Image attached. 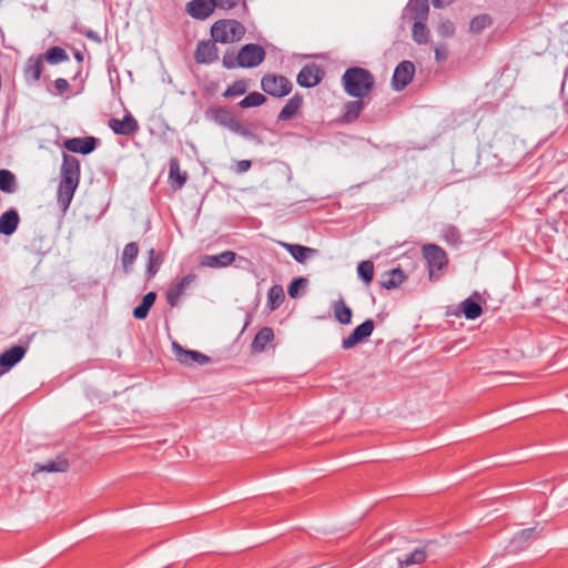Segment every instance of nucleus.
I'll return each instance as SVG.
<instances>
[{"mask_svg":"<svg viewBox=\"0 0 568 568\" xmlns=\"http://www.w3.org/2000/svg\"><path fill=\"white\" fill-rule=\"evenodd\" d=\"M324 77V71L315 63L307 64L298 72L296 81L303 88L317 85Z\"/></svg>","mask_w":568,"mask_h":568,"instance_id":"13","label":"nucleus"},{"mask_svg":"<svg viewBox=\"0 0 568 568\" xmlns=\"http://www.w3.org/2000/svg\"><path fill=\"white\" fill-rule=\"evenodd\" d=\"M74 57H75V59H77L80 63L82 62V60H83V55H82V53H81L80 51H77V52L74 53Z\"/></svg>","mask_w":568,"mask_h":568,"instance_id":"55","label":"nucleus"},{"mask_svg":"<svg viewBox=\"0 0 568 568\" xmlns=\"http://www.w3.org/2000/svg\"><path fill=\"white\" fill-rule=\"evenodd\" d=\"M213 0H191L185 4V12L195 20H206L215 11Z\"/></svg>","mask_w":568,"mask_h":568,"instance_id":"11","label":"nucleus"},{"mask_svg":"<svg viewBox=\"0 0 568 568\" xmlns=\"http://www.w3.org/2000/svg\"><path fill=\"white\" fill-rule=\"evenodd\" d=\"M406 280V275L403 270L399 267L392 268L386 271L381 278V286L386 290L397 288L404 281Z\"/></svg>","mask_w":568,"mask_h":568,"instance_id":"24","label":"nucleus"},{"mask_svg":"<svg viewBox=\"0 0 568 568\" xmlns=\"http://www.w3.org/2000/svg\"><path fill=\"white\" fill-rule=\"evenodd\" d=\"M60 174L61 179L58 185L57 203L60 210L65 213L70 207L80 183V161L74 155L63 153Z\"/></svg>","mask_w":568,"mask_h":568,"instance_id":"1","label":"nucleus"},{"mask_svg":"<svg viewBox=\"0 0 568 568\" xmlns=\"http://www.w3.org/2000/svg\"><path fill=\"white\" fill-rule=\"evenodd\" d=\"M215 8L223 11H230L237 7L241 0H213Z\"/></svg>","mask_w":568,"mask_h":568,"instance_id":"47","label":"nucleus"},{"mask_svg":"<svg viewBox=\"0 0 568 568\" xmlns=\"http://www.w3.org/2000/svg\"><path fill=\"white\" fill-rule=\"evenodd\" d=\"M148 255H149V260H148V265H146V275H148V278H151L160 270L163 258H162V255L160 253H156V251L154 248L149 250Z\"/></svg>","mask_w":568,"mask_h":568,"instance_id":"39","label":"nucleus"},{"mask_svg":"<svg viewBox=\"0 0 568 568\" xmlns=\"http://www.w3.org/2000/svg\"><path fill=\"white\" fill-rule=\"evenodd\" d=\"M17 190V180L16 175L7 170L1 169L0 170V191L4 193H13Z\"/></svg>","mask_w":568,"mask_h":568,"instance_id":"34","label":"nucleus"},{"mask_svg":"<svg viewBox=\"0 0 568 568\" xmlns=\"http://www.w3.org/2000/svg\"><path fill=\"white\" fill-rule=\"evenodd\" d=\"M99 140L94 136L72 138L63 143V148L72 153L89 154L98 146Z\"/></svg>","mask_w":568,"mask_h":568,"instance_id":"14","label":"nucleus"},{"mask_svg":"<svg viewBox=\"0 0 568 568\" xmlns=\"http://www.w3.org/2000/svg\"><path fill=\"white\" fill-rule=\"evenodd\" d=\"M156 300V294L154 292L146 293L141 303L134 307L133 310V316L136 320H144L146 318L150 308L153 306L154 302Z\"/></svg>","mask_w":568,"mask_h":568,"instance_id":"31","label":"nucleus"},{"mask_svg":"<svg viewBox=\"0 0 568 568\" xmlns=\"http://www.w3.org/2000/svg\"><path fill=\"white\" fill-rule=\"evenodd\" d=\"M173 351L178 361L182 365L192 366L193 364H197L203 366L211 362V358L207 355L197 351L184 349L175 342L173 343Z\"/></svg>","mask_w":568,"mask_h":568,"instance_id":"10","label":"nucleus"},{"mask_svg":"<svg viewBox=\"0 0 568 568\" xmlns=\"http://www.w3.org/2000/svg\"><path fill=\"white\" fill-rule=\"evenodd\" d=\"M247 91V83L245 80H236L226 88L223 92V97L229 99L233 97L243 95Z\"/></svg>","mask_w":568,"mask_h":568,"instance_id":"43","label":"nucleus"},{"mask_svg":"<svg viewBox=\"0 0 568 568\" xmlns=\"http://www.w3.org/2000/svg\"><path fill=\"white\" fill-rule=\"evenodd\" d=\"M413 40L417 44H426L429 41V29L426 26V20L415 21L412 28Z\"/></svg>","mask_w":568,"mask_h":568,"instance_id":"32","label":"nucleus"},{"mask_svg":"<svg viewBox=\"0 0 568 568\" xmlns=\"http://www.w3.org/2000/svg\"><path fill=\"white\" fill-rule=\"evenodd\" d=\"M448 58V50L446 44H438L435 47V59L440 62Z\"/></svg>","mask_w":568,"mask_h":568,"instance_id":"50","label":"nucleus"},{"mask_svg":"<svg viewBox=\"0 0 568 568\" xmlns=\"http://www.w3.org/2000/svg\"><path fill=\"white\" fill-rule=\"evenodd\" d=\"M536 528H526L518 531L510 540L507 549L508 552L516 554L526 549L534 539Z\"/></svg>","mask_w":568,"mask_h":568,"instance_id":"19","label":"nucleus"},{"mask_svg":"<svg viewBox=\"0 0 568 568\" xmlns=\"http://www.w3.org/2000/svg\"><path fill=\"white\" fill-rule=\"evenodd\" d=\"M422 251L427 262L429 280L437 281L448 264L446 252L437 244H425Z\"/></svg>","mask_w":568,"mask_h":568,"instance_id":"4","label":"nucleus"},{"mask_svg":"<svg viewBox=\"0 0 568 568\" xmlns=\"http://www.w3.org/2000/svg\"><path fill=\"white\" fill-rule=\"evenodd\" d=\"M567 75H568V71L566 70V72H565V78H567ZM565 83H566V79H564V81H562V84H561V92L564 91Z\"/></svg>","mask_w":568,"mask_h":568,"instance_id":"56","label":"nucleus"},{"mask_svg":"<svg viewBox=\"0 0 568 568\" xmlns=\"http://www.w3.org/2000/svg\"><path fill=\"white\" fill-rule=\"evenodd\" d=\"M357 274L365 284H369L374 278V263L368 260L362 261L357 265Z\"/></svg>","mask_w":568,"mask_h":568,"instance_id":"41","label":"nucleus"},{"mask_svg":"<svg viewBox=\"0 0 568 568\" xmlns=\"http://www.w3.org/2000/svg\"><path fill=\"white\" fill-rule=\"evenodd\" d=\"M266 52L260 44L248 43L243 45L236 54L240 68H255L265 59Z\"/></svg>","mask_w":568,"mask_h":568,"instance_id":"7","label":"nucleus"},{"mask_svg":"<svg viewBox=\"0 0 568 568\" xmlns=\"http://www.w3.org/2000/svg\"><path fill=\"white\" fill-rule=\"evenodd\" d=\"M28 347L22 345H16L7 349L0 355V375L8 372L16 364H18L26 355Z\"/></svg>","mask_w":568,"mask_h":568,"instance_id":"16","label":"nucleus"},{"mask_svg":"<svg viewBox=\"0 0 568 568\" xmlns=\"http://www.w3.org/2000/svg\"><path fill=\"white\" fill-rule=\"evenodd\" d=\"M460 311L467 320H476L483 313L480 304L471 298H466L460 303Z\"/></svg>","mask_w":568,"mask_h":568,"instance_id":"33","label":"nucleus"},{"mask_svg":"<svg viewBox=\"0 0 568 568\" xmlns=\"http://www.w3.org/2000/svg\"><path fill=\"white\" fill-rule=\"evenodd\" d=\"M109 128L119 135H131L139 130V124L131 113H126L123 119L112 118L109 120Z\"/></svg>","mask_w":568,"mask_h":568,"instance_id":"15","label":"nucleus"},{"mask_svg":"<svg viewBox=\"0 0 568 568\" xmlns=\"http://www.w3.org/2000/svg\"><path fill=\"white\" fill-rule=\"evenodd\" d=\"M334 314L336 320L343 325H347L352 321V310L343 300L335 302Z\"/></svg>","mask_w":568,"mask_h":568,"instance_id":"37","label":"nucleus"},{"mask_svg":"<svg viewBox=\"0 0 568 568\" xmlns=\"http://www.w3.org/2000/svg\"><path fill=\"white\" fill-rule=\"evenodd\" d=\"M139 255V245L135 242L128 243L122 252L121 255V263L122 267L125 274H129L132 272V266L134 264V261L136 260Z\"/></svg>","mask_w":568,"mask_h":568,"instance_id":"28","label":"nucleus"},{"mask_svg":"<svg viewBox=\"0 0 568 568\" xmlns=\"http://www.w3.org/2000/svg\"><path fill=\"white\" fill-rule=\"evenodd\" d=\"M364 106H365V103L362 100H355V101L347 102L344 106V115H343L344 120L346 122L355 121L359 116Z\"/></svg>","mask_w":568,"mask_h":568,"instance_id":"35","label":"nucleus"},{"mask_svg":"<svg viewBox=\"0 0 568 568\" xmlns=\"http://www.w3.org/2000/svg\"><path fill=\"white\" fill-rule=\"evenodd\" d=\"M281 245L292 255L298 263H305L306 260L317 254V250L301 244L281 243Z\"/></svg>","mask_w":568,"mask_h":568,"instance_id":"22","label":"nucleus"},{"mask_svg":"<svg viewBox=\"0 0 568 568\" xmlns=\"http://www.w3.org/2000/svg\"><path fill=\"white\" fill-rule=\"evenodd\" d=\"M42 57L50 64H58L69 60L67 51L61 47H51Z\"/></svg>","mask_w":568,"mask_h":568,"instance_id":"38","label":"nucleus"},{"mask_svg":"<svg viewBox=\"0 0 568 568\" xmlns=\"http://www.w3.org/2000/svg\"><path fill=\"white\" fill-rule=\"evenodd\" d=\"M245 27L237 20L221 19L211 27V36L220 43H233L240 41L245 34Z\"/></svg>","mask_w":568,"mask_h":568,"instance_id":"3","label":"nucleus"},{"mask_svg":"<svg viewBox=\"0 0 568 568\" xmlns=\"http://www.w3.org/2000/svg\"><path fill=\"white\" fill-rule=\"evenodd\" d=\"M305 284H306V280L303 278V277H298V278L293 280L292 283L288 286V290H287L288 295L291 297H296L297 294H298V290L301 287H304Z\"/></svg>","mask_w":568,"mask_h":568,"instance_id":"48","label":"nucleus"},{"mask_svg":"<svg viewBox=\"0 0 568 568\" xmlns=\"http://www.w3.org/2000/svg\"><path fill=\"white\" fill-rule=\"evenodd\" d=\"M374 327L375 323L373 320L368 318L364 321L362 324L356 326L347 337L343 338L342 347L344 349L353 348L355 345L369 337Z\"/></svg>","mask_w":568,"mask_h":568,"instance_id":"9","label":"nucleus"},{"mask_svg":"<svg viewBox=\"0 0 568 568\" xmlns=\"http://www.w3.org/2000/svg\"><path fill=\"white\" fill-rule=\"evenodd\" d=\"M436 30L440 37L450 38L455 33V26L450 20L446 19L439 22Z\"/></svg>","mask_w":568,"mask_h":568,"instance_id":"46","label":"nucleus"},{"mask_svg":"<svg viewBox=\"0 0 568 568\" xmlns=\"http://www.w3.org/2000/svg\"><path fill=\"white\" fill-rule=\"evenodd\" d=\"M454 0H432L435 8H445L449 6Z\"/></svg>","mask_w":568,"mask_h":568,"instance_id":"53","label":"nucleus"},{"mask_svg":"<svg viewBox=\"0 0 568 568\" xmlns=\"http://www.w3.org/2000/svg\"><path fill=\"white\" fill-rule=\"evenodd\" d=\"M262 90L275 98H283L291 93L293 84L284 75L267 73L261 80Z\"/></svg>","mask_w":568,"mask_h":568,"instance_id":"6","label":"nucleus"},{"mask_svg":"<svg viewBox=\"0 0 568 568\" xmlns=\"http://www.w3.org/2000/svg\"><path fill=\"white\" fill-rule=\"evenodd\" d=\"M20 216L16 209H10L0 215V234L12 235L19 225Z\"/></svg>","mask_w":568,"mask_h":568,"instance_id":"21","label":"nucleus"},{"mask_svg":"<svg viewBox=\"0 0 568 568\" xmlns=\"http://www.w3.org/2000/svg\"><path fill=\"white\" fill-rule=\"evenodd\" d=\"M342 84L349 97L362 99L373 90L375 79L369 70L352 67L342 75Z\"/></svg>","mask_w":568,"mask_h":568,"instance_id":"2","label":"nucleus"},{"mask_svg":"<svg viewBox=\"0 0 568 568\" xmlns=\"http://www.w3.org/2000/svg\"><path fill=\"white\" fill-rule=\"evenodd\" d=\"M43 70V57H30L24 65L23 75L29 84H34L40 80Z\"/></svg>","mask_w":568,"mask_h":568,"instance_id":"18","label":"nucleus"},{"mask_svg":"<svg viewBox=\"0 0 568 568\" xmlns=\"http://www.w3.org/2000/svg\"><path fill=\"white\" fill-rule=\"evenodd\" d=\"M222 63H223V67L226 69H234V68L239 67L236 55H234L233 53H229V52H226L223 55Z\"/></svg>","mask_w":568,"mask_h":568,"instance_id":"49","label":"nucleus"},{"mask_svg":"<svg viewBox=\"0 0 568 568\" xmlns=\"http://www.w3.org/2000/svg\"><path fill=\"white\" fill-rule=\"evenodd\" d=\"M491 24V19L487 14L477 16L471 19L469 23V30L473 33H479Z\"/></svg>","mask_w":568,"mask_h":568,"instance_id":"44","label":"nucleus"},{"mask_svg":"<svg viewBox=\"0 0 568 568\" xmlns=\"http://www.w3.org/2000/svg\"><path fill=\"white\" fill-rule=\"evenodd\" d=\"M87 37H88L89 39H92V40L97 41V42H100V41H101L100 37H99V36L97 34V32H94V31H89V32H87Z\"/></svg>","mask_w":568,"mask_h":568,"instance_id":"54","label":"nucleus"},{"mask_svg":"<svg viewBox=\"0 0 568 568\" xmlns=\"http://www.w3.org/2000/svg\"><path fill=\"white\" fill-rule=\"evenodd\" d=\"M303 105V97L301 94H295L283 106L277 115L278 121H287L296 115L298 110Z\"/></svg>","mask_w":568,"mask_h":568,"instance_id":"26","label":"nucleus"},{"mask_svg":"<svg viewBox=\"0 0 568 568\" xmlns=\"http://www.w3.org/2000/svg\"><path fill=\"white\" fill-rule=\"evenodd\" d=\"M273 338H274L273 329L271 327L265 326L256 333V335L251 344V347L254 352H263L265 349L266 345L268 343H271L273 341Z\"/></svg>","mask_w":568,"mask_h":568,"instance_id":"30","label":"nucleus"},{"mask_svg":"<svg viewBox=\"0 0 568 568\" xmlns=\"http://www.w3.org/2000/svg\"><path fill=\"white\" fill-rule=\"evenodd\" d=\"M196 276L194 274H187L183 276L178 283H175L168 292H166V302L171 307H174L179 304L180 297L184 294V291L187 286L194 283Z\"/></svg>","mask_w":568,"mask_h":568,"instance_id":"17","label":"nucleus"},{"mask_svg":"<svg viewBox=\"0 0 568 568\" xmlns=\"http://www.w3.org/2000/svg\"><path fill=\"white\" fill-rule=\"evenodd\" d=\"M252 166V162L250 160H241L236 163V172L244 173L248 171Z\"/></svg>","mask_w":568,"mask_h":568,"instance_id":"52","label":"nucleus"},{"mask_svg":"<svg viewBox=\"0 0 568 568\" xmlns=\"http://www.w3.org/2000/svg\"><path fill=\"white\" fill-rule=\"evenodd\" d=\"M285 295L281 285H273L267 292V306L270 310H276L283 302Z\"/></svg>","mask_w":568,"mask_h":568,"instance_id":"36","label":"nucleus"},{"mask_svg":"<svg viewBox=\"0 0 568 568\" xmlns=\"http://www.w3.org/2000/svg\"><path fill=\"white\" fill-rule=\"evenodd\" d=\"M217 41L212 40H202L199 41L195 52L194 60L199 64H211L219 58V49L216 47Z\"/></svg>","mask_w":568,"mask_h":568,"instance_id":"12","label":"nucleus"},{"mask_svg":"<svg viewBox=\"0 0 568 568\" xmlns=\"http://www.w3.org/2000/svg\"><path fill=\"white\" fill-rule=\"evenodd\" d=\"M69 469V462L64 457H57L53 460H49L44 464H36V471L47 473H65Z\"/></svg>","mask_w":568,"mask_h":568,"instance_id":"29","label":"nucleus"},{"mask_svg":"<svg viewBox=\"0 0 568 568\" xmlns=\"http://www.w3.org/2000/svg\"><path fill=\"white\" fill-rule=\"evenodd\" d=\"M169 168V180L171 185L175 190L181 189L186 182L187 173L181 171L180 161L176 158L170 159Z\"/></svg>","mask_w":568,"mask_h":568,"instance_id":"25","label":"nucleus"},{"mask_svg":"<svg viewBox=\"0 0 568 568\" xmlns=\"http://www.w3.org/2000/svg\"><path fill=\"white\" fill-rule=\"evenodd\" d=\"M230 130L245 139H248L255 143H257V144L262 143L261 138L257 134L253 133L247 126H245L237 119L235 122H233V125L231 126Z\"/></svg>","mask_w":568,"mask_h":568,"instance_id":"40","label":"nucleus"},{"mask_svg":"<svg viewBox=\"0 0 568 568\" xmlns=\"http://www.w3.org/2000/svg\"><path fill=\"white\" fill-rule=\"evenodd\" d=\"M406 10L414 21L427 20L429 2L428 0H409Z\"/></svg>","mask_w":568,"mask_h":568,"instance_id":"27","label":"nucleus"},{"mask_svg":"<svg viewBox=\"0 0 568 568\" xmlns=\"http://www.w3.org/2000/svg\"><path fill=\"white\" fill-rule=\"evenodd\" d=\"M266 101L265 95L260 92H251L243 100L240 101L239 105L243 109L260 106Z\"/></svg>","mask_w":568,"mask_h":568,"instance_id":"42","label":"nucleus"},{"mask_svg":"<svg viewBox=\"0 0 568 568\" xmlns=\"http://www.w3.org/2000/svg\"><path fill=\"white\" fill-rule=\"evenodd\" d=\"M236 258V253L233 251H224L220 254L215 255H204L202 258V265L212 267V268H221L231 265Z\"/></svg>","mask_w":568,"mask_h":568,"instance_id":"20","label":"nucleus"},{"mask_svg":"<svg viewBox=\"0 0 568 568\" xmlns=\"http://www.w3.org/2000/svg\"><path fill=\"white\" fill-rule=\"evenodd\" d=\"M54 88H55L58 94H63L64 92H67L69 90L70 85L65 79L58 78L54 81Z\"/></svg>","mask_w":568,"mask_h":568,"instance_id":"51","label":"nucleus"},{"mask_svg":"<svg viewBox=\"0 0 568 568\" xmlns=\"http://www.w3.org/2000/svg\"><path fill=\"white\" fill-rule=\"evenodd\" d=\"M415 65L412 61L404 60L397 64L392 77V88L403 91L414 79Z\"/></svg>","mask_w":568,"mask_h":568,"instance_id":"8","label":"nucleus"},{"mask_svg":"<svg viewBox=\"0 0 568 568\" xmlns=\"http://www.w3.org/2000/svg\"><path fill=\"white\" fill-rule=\"evenodd\" d=\"M427 558V552L425 547L416 548L414 551L404 554V555H395V552H389L381 561L382 568H406L412 565H419L425 561Z\"/></svg>","mask_w":568,"mask_h":568,"instance_id":"5","label":"nucleus"},{"mask_svg":"<svg viewBox=\"0 0 568 568\" xmlns=\"http://www.w3.org/2000/svg\"><path fill=\"white\" fill-rule=\"evenodd\" d=\"M207 116L214 120L217 124L231 129L233 122L236 121L234 114L224 106L210 108L206 112Z\"/></svg>","mask_w":568,"mask_h":568,"instance_id":"23","label":"nucleus"},{"mask_svg":"<svg viewBox=\"0 0 568 568\" xmlns=\"http://www.w3.org/2000/svg\"><path fill=\"white\" fill-rule=\"evenodd\" d=\"M443 236L445 241L449 244H457L460 242V232L454 225H446L443 230Z\"/></svg>","mask_w":568,"mask_h":568,"instance_id":"45","label":"nucleus"}]
</instances>
